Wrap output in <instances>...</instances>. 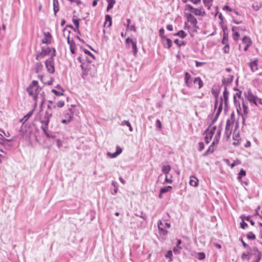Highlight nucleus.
I'll return each mask as SVG.
<instances>
[{
    "label": "nucleus",
    "instance_id": "nucleus-1",
    "mask_svg": "<svg viewBox=\"0 0 262 262\" xmlns=\"http://www.w3.org/2000/svg\"><path fill=\"white\" fill-rule=\"evenodd\" d=\"M41 88L38 85V81L33 80L27 88V92L29 96H32L33 100L37 103L39 92Z\"/></svg>",
    "mask_w": 262,
    "mask_h": 262
},
{
    "label": "nucleus",
    "instance_id": "nucleus-2",
    "mask_svg": "<svg viewBox=\"0 0 262 262\" xmlns=\"http://www.w3.org/2000/svg\"><path fill=\"white\" fill-rule=\"evenodd\" d=\"M185 10L190 12V13L193 15L202 17L206 16V13L202 6H201L199 8H194L191 5L186 4L185 6Z\"/></svg>",
    "mask_w": 262,
    "mask_h": 262
},
{
    "label": "nucleus",
    "instance_id": "nucleus-3",
    "mask_svg": "<svg viewBox=\"0 0 262 262\" xmlns=\"http://www.w3.org/2000/svg\"><path fill=\"white\" fill-rule=\"evenodd\" d=\"M56 56V50L53 49V52L51 54V56L45 61V66L47 71L51 74L55 72L54 58Z\"/></svg>",
    "mask_w": 262,
    "mask_h": 262
},
{
    "label": "nucleus",
    "instance_id": "nucleus-4",
    "mask_svg": "<svg viewBox=\"0 0 262 262\" xmlns=\"http://www.w3.org/2000/svg\"><path fill=\"white\" fill-rule=\"evenodd\" d=\"M53 49H55V48L47 47H42L41 52L36 55L35 59L39 60L44 58L46 55H49L50 53H52L53 52Z\"/></svg>",
    "mask_w": 262,
    "mask_h": 262
},
{
    "label": "nucleus",
    "instance_id": "nucleus-5",
    "mask_svg": "<svg viewBox=\"0 0 262 262\" xmlns=\"http://www.w3.org/2000/svg\"><path fill=\"white\" fill-rule=\"evenodd\" d=\"M186 17L187 21L192 25L193 28L195 29L198 28V27L197 26V19L191 13L187 14Z\"/></svg>",
    "mask_w": 262,
    "mask_h": 262
},
{
    "label": "nucleus",
    "instance_id": "nucleus-6",
    "mask_svg": "<svg viewBox=\"0 0 262 262\" xmlns=\"http://www.w3.org/2000/svg\"><path fill=\"white\" fill-rule=\"evenodd\" d=\"M245 97L252 103H254L256 105H257L256 102L257 98L254 96L251 91H249L247 93L245 94Z\"/></svg>",
    "mask_w": 262,
    "mask_h": 262
},
{
    "label": "nucleus",
    "instance_id": "nucleus-7",
    "mask_svg": "<svg viewBox=\"0 0 262 262\" xmlns=\"http://www.w3.org/2000/svg\"><path fill=\"white\" fill-rule=\"evenodd\" d=\"M232 125V121H230L229 120H227L225 126V135L227 137H229L231 134Z\"/></svg>",
    "mask_w": 262,
    "mask_h": 262
},
{
    "label": "nucleus",
    "instance_id": "nucleus-8",
    "mask_svg": "<svg viewBox=\"0 0 262 262\" xmlns=\"http://www.w3.org/2000/svg\"><path fill=\"white\" fill-rule=\"evenodd\" d=\"M222 105H223V98H221V102L220 104V105L217 108V112L215 114V117L212 120V122L211 123V124L209 126V127H211V126L217 120L222 111Z\"/></svg>",
    "mask_w": 262,
    "mask_h": 262
},
{
    "label": "nucleus",
    "instance_id": "nucleus-9",
    "mask_svg": "<svg viewBox=\"0 0 262 262\" xmlns=\"http://www.w3.org/2000/svg\"><path fill=\"white\" fill-rule=\"evenodd\" d=\"M43 34H44V37L42 39V41H41L42 43H46L47 45L51 44L52 36H51V34H50V33L49 32H44Z\"/></svg>",
    "mask_w": 262,
    "mask_h": 262
},
{
    "label": "nucleus",
    "instance_id": "nucleus-10",
    "mask_svg": "<svg viewBox=\"0 0 262 262\" xmlns=\"http://www.w3.org/2000/svg\"><path fill=\"white\" fill-rule=\"evenodd\" d=\"M234 76L231 75H228L226 78H224L222 80L223 85L224 88H227V85L232 82L233 80Z\"/></svg>",
    "mask_w": 262,
    "mask_h": 262
},
{
    "label": "nucleus",
    "instance_id": "nucleus-11",
    "mask_svg": "<svg viewBox=\"0 0 262 262\" xmlns=\"http://www.w3.org/2000/svg\"><path fill=\"white\" fill-rule=\"evenodd\" d=\"M122 152V149L119 147L117 146V149L116 152L114 153H111L110 152H107V155L111 158H115L118 156H119Z\"/></svg>",
    "mask_w": 262,
    "mask_h": 262
},
{
    "label": "nucleus",
    "instance_id": "nucleus-12",
    "mask_svg": "<svg viewBox=\"0 0 262 262\" xmlns=\"http://www.w3.org/2000/svg\"><path fill=\"white\" fill-rule=\"evenodd\" d=\"M90 66H86L85 67L84 64L81 65V69L82 70L81 76L83 79H85L86 76L89 74L90 71Z\"/></svg>",
    "mask_w": 262,
    "mask_h": 262
},
{
    "label": "nucleus",
    "instance_id": "nucleus-13",
    "mask_svg": "<svg viewBox=\"0 0 262 262\" xmlns=\"http://www.w3.org/2000/svg\"><path fill=\"white\" fill-rule=\"evenodd\" d=\"M68 119H63L61 121V122L63 124H67L70 122L73 118V113L71 112V110L69 109L68 114Z\"/></svg>",
    "mask_w": 262,
    "mask_h": 262
},
{
    "label": "nucleus",
    "instance_id": "nucleus-14",
    "mask_svg": "<svg viewBox=\"0 0 262 262\" xmlns=\"http://www.w3.org/2000/svg\"><path fill=\"white\" fill-rule=\"evenodd\" d=\"M257 59H255L249 63L250 69L252 72H255L258 70Z\"/></svg>",
    "mask_w": 262,
    "mask_h": 262
},
{
    "label": "nucleus",
    "instance_id": "nucleus-15",
    "mask_svg": "<svg viewBox=\"0 0 262 262\" xmlns=\"http://www.w3.org/2000/svg\"><path fill=\"white\" fill-rule=\"evenodd\" d=\"M162 40L165 48L169 49L172 46V42L170 39L166 37V38H164V40Z\"/></svg>",
    "mask_w": 262,
    "mask_h": 262
},
{
    "label": "nucleus",
    "instance_id": "nucleus-16",
    "mask_svg": "<svg viewBox=\"0 0 262 262\" xmlns=\"http://www.w3.org/2000/svg\"><path fill=\"white\" fill-rule=\"evenodd\" d=\"M253 251H254V255L256 257L255 262H259L261 259L262 254L256 247L253 248Z\"/></svg>",
    "mask_w": 262,
    "mask_h": 262
},
{
    "label": "nucleus",
    "instance_id": "nucleus-17",
    "mask_svg": "<svg viewBox=\"0 0 262 262\" xmlns=\"http://www.w3.org/2000/svg\"><path fill=\"white\" fill-rule=\"evenodd\" d=\"M222 129L221 128H219L217 133L214 138L213 144H217L219 142L221 134Z\"/></svg>",
    "mask_w": 262,
    "mask_h": 262
},
{
    "label": "nucleus",
    "instance_id": "nucleus-18",
    "mask_svg": "<svg viewBox=\"0 0 262 262\" xmlns=\"http://www.w3.org/2000/svg\"><path fill=\"white\" fill-rule=\"evenodd\" d=\"M35 72L38 73L41 72L43 69V65L40 62H37L35 63L34 68Z\"/></svg>",
    "mask_w": 262,
    "mask_h": 262
},
{
    "label": "nucleus",
    "instance_id": "nucleus-19",
    "mask_svg": "<svg viewBox=\"0 0 262 262\" xmlns=\"http://www.w3.org/2000/svg\"><path fill=\"white\" fill-rule=\"evenodd\" d=\"M194 84L198 85V89H200L203 86V82L200 77H196L193 80Z\"/></svg>",
    "mask_w": 262,
    "mask_h": 262
},
{
    "label": "nucleus",
    "instance_id": "nucleus-20",
    "mask_svg": "<svg viewBox=\"0 0 262 262\" xmlns=\"http://www.w3.org/2000/svg\"><path fill=\"white\" fill-rule=\"evenodd\" d=\"M33 112V110H31L29 111L27 115H26L23 119H20V122L22 123V124H24L32 115Z\"/></svg>",
    "mask_w": 262,
    "mask_h": 262
},
{
    "label": "nucleus",
    "instance_id": "nucleus-21",
    "mask_svg": "<svg viewBox=\"0 0 262 262\" xmlns=\"http://www.w3.org/2000/svg\"><path fill=\"white\" fill-rule=\"evenodd\" d=\"M53 10L54 14L56 15L57 12L59 11V3L58 0H53Z\"/></svg>",
    "mask_w": 262,
    "mask_h": 262
},
{
    "label": "nucleus",
    "instance_id": "nucleus-22",
    "mask_svg": "<svg viewBox=\"0 0 262 262\" xmlns=\"http://www.w3.org/2000/svg\"><path fill=\"white\" fill-rule=\"evenodd\" d=\"M108 23V25L107 26L108 27H110L112 26V17L110 15H106L105 16V23H104V26H105L107 24V23Z\"/></svg>",
    "mask_w": 262,
    "mask_h": 262
},
{
    "label": "nucleus",
    "instance_id": "nucleus-23",
    "mask_svg": "<svg viewBox=\"0 0 262 262\" xmlns=\"http://www.w3.org/2000/svg\"><path fill=\"white\" fill-rule=\"evenodd\" d=\"M204 6L208 9L210 10L212 6L213 0H203Z\"/></svg>",
    "mask_w": 262,
    "mask_h": 262
},
{
    "label": "nucleus",
    "instance_id": "nucleus-24",
    "mask_svg": "<svg viewBox=\"0 0 262 262\" xmlns=\"http://www.w3.org/2000/svg\"><path fill=\"white\" fill-rule=\"evenodd\" d=\"M189 184L193 187H196L198 185V180L195 177H191L190 180L189 181Z\"/></svg>",
    "mask_w": 262,
    "mask_h": 262
},
{
    "label": "nucleus",
    "instance_id": "nucleus-25",
    "mask_svg": "<svg viewBox=\"0 0 262 262\" xmlns=\"http://www.w3.org/2000/svg\"><path fill=\"white\" fill-rule=\"evenodd\" d=\"M224 91L223 92V98L224 100V103L225 105H227L228 99V95L229 93L227 91V88H224Z\"/></svg>",
    "mask_w": 262,
    "mask_h": 262
},
{
    "label": "nucleus",
    "instance_id": "nucleus-26",
    "mask_svg": "<svg viewBox=\"0 0 262 262\" xmlns=\"http://www.w3.org/2000/svg\"><path fill=\"white\" fill-rule=\"evenodd\" d=\"M106 1L108 3L106 11H108L113 8L114 5L116 3V1L115 0H106Z\"/></svg>",
    "mask_w": 262,
    "mask_h": 262
},
{
    "label": "nucleus",
    "instance_id": "nucleus-27",
    "mask_svg": "<svg viewBox=\"0 0 262 262\" xmlns=\"http://www.w3.org/2000/svg\"><path fill=\"white\" fill-rule=\"evenodd\" d=\"M187 35V33L183 30H180V31H178L177 33H175L174 34H173L174 36H178L181 37V38H185L186 37Z\"/></svg>",
    "mask_w": 262,
    "mask_h": 262
},
{
    "label": "nucleus",
    "instance_id": "nucleus-28",
    "mask_svg": "<svg viewBox=\"0 0 262 262\" xmlns=\"http://www.w3.org/2000/svg\"><path fill=\"white\" fill-rule=\"evenodd\" d=\"M172 187L171 186H164L160 189L161 193H165L171 191Z\"/></svg>",
    "mask_w": 262,
    "mask_h": 262
},
{
    "label": "nucleus",
    "instance_id": "nucleus-29",
    "mask_svg": "<svg viewBox=\"0 0 262 262\" xmlns=\"http://www.w3.org/2000/svg\"><path fill=\"white\" fill-rule=\"evenodd\" d=\"M261 7H262V4L258 2H255L252 5V8L254 11H258Z\"/></svg>",
    "mask_w": 262,
    "mask_h": 262
},
{
    "label": "nucleus",
    "instance_id": "nucleus-30",
    "mask_svg": "<svg viewBox=\"0 0 262 262\" xmlns=\"http://www.w3.org/2000/svg\"><path fill=\"white\" fill-rule=\"evenodd\" d=\"M171 167L170 166V165H164L162 167V171L164 174H165V175H167L168 174V173Z\"/></svg>",
    "mask_w": 262,
    "mask_h": 262
},
{
    "label": "nucleus",
    "instance_id": "nucleus-31",
    "mask_svg": "<svg viewBox=\"0 0 262 262\" xmlns=\"http://www.w3.org/2000/svg\"><path fill=\"white\" fill-rule=\"evenodd\" d=\"M72 21H73L74 25L76 27L75 29L76 30V31H77V32L79 34H80V32L79 30V26L80 19H73Z\"/></svg>",
    "mask_w": 262,
    "mask_h": 262
},
{
    "label": "nucleus",
    "instance_id": "nucleus-32",
    "mask_svg": "<svg viewBox=\"0 0 262 262\" xmlns=\"http://www.w3.org/2000/svg\"><path fill=\"white\" fill-rule=\"evenodd\" d=\"M191 80V76L190 74L188 72H185V77H184V81L185 85H189L188 83V80Z\"/></svg>",
    "mask_w": 262,
    "mask_h": 262
},
{
    "label": "nucleus",
    "instance_id": "nucleus-33",
    "mask_svg": "<svg viewBox=\"0 0 262 262\" xmlns=\"http://www.w3.org/2000/svg\"><path fill=\"white\" fill-rule=\"evenodd\" d=\"M121 125H126V126H128L129 128V130L130 132L133 131V127L130 123V122L128 121L124 120L122 122Z\"/></svg>",
    "mask_w": 262,
    "mask_h": 262
},
{
    "label": "nucleus",
    "instance_id": "nucleus-34",
    "mask_svg": "<svg viewBox=\"0 0 262 262\" xmlns=\"http://www.w3.org/2000/svg\"><path fill=\"white\" fill-rule=\"evenodd\" d=\"M246 174V172L243 169H241L238 174L237 179L239 181Z\"/></svg>",
    "mask_w": 262,
    "mask_h": 262
},
{
    "label": "nucleus",
    "instance_id": "nucleus-35",
    "mask_svg": "<svg viewBox=\"0 0 262 262\" xmlns=\"http://www.w3.org/2000/svg\"><path fill=\"white\" fill-rule=\"evenodd\" d=\"M132 48H133V51L134 53V55L135 56H136L137 52H138V49L137 47V43L136 41L133 42L132 43Z\"/></svg>",
    "mask_w": 262,
    "mask_h": 262
},
{
    "label": "nucleus",
    "instance_id": "nucleus-36",
    "mask_svg": "<svg viewBox=\"0 0 262 262\" xmlns=\"http://www.w3.org/2000/svg\"><path fill=\"white\" fill-rule=\"evenodd\" d=\"M174 42L177 44V45L179 47H181V46H185L186 44V42L184 41H181L179 40L178 39H176L174 40Z\"/></svg>",
    "mask_w": 262,
    "mask_h": 262
},
{
    "label": "nucleus",
    "instance_id": "nucleus-37",
    "mask_svg": "<svg viewBox=\"0 0 262 262\" xmlns=\"http://www.w3.org/2000/svg\"><path fill=\"white\" fill-rule=\"evenodd\" d=\"M249 252H248L247 253L243 252L241 255V258L243 260H245L246 259L249 260L250 258V256H249Z\"/></svg>",
    "mask_w": 262,
    "mask_h": 262
},
{
    "label": "nucleus",
    "instance_id": "nucleus-38",
    "mask_svg": "<svg viewBox=\"0 0 262 262\" xmlns=\"http://www.w3.org/2000/svg\"><path fill=\"white\" fill-rule=\"evenodd\" d=\"M52 112H50L49 111H47L45 112V114L43 119L50 121V119L52 117Z\"/></svg>",
    "mask_w": 262,
    "mask_h": 262
},
{
    "label": "nucleus",
    "instance_id": "nucleus-39",
    "mask_svg": "<svg viewBox=\"0 0 262 262\" xmlns=\"http://www.w3.org/2000/svg\"><path fill=\"white\" fill-rule=\"evenodd\" d=\"M242 42L243 43H245L246 45L251 44V40L250 38L247 37V36H244L242 39Z\"/></svg>",
    "mask_w": 262,
    "mask_h": 262
},
{
    "label": "nucleus",
    "instance_id": "nucleus-40",
    "mask_svg": "<svg viewBox=\"0 0 262 262\" xmlns=\"http://www.w3.org/2000/svg\"><path fill=\"white\" fill-rule=\"evenodd\" d=\"M247 237L249 240H254L256 238V236L252 232H249L247 233Z\"/></svg>",
    "mask_w": 262,
    "mask_h": 262
},
{
    "label": "nucleus",
    "instance_id": "nucleus-41",
    "mask_svg": "<svg viewBox=\"0 0 262 262\" xmlns=\"http://www.w3.org/2000/svg\"><path fill=\"white\" fill-rule=\"evenodd\" d=\"M76 49L75 42H72V44L70 45V49L72 54H75V50Z\"/></svg>",
    "mask_w": 262,
    "mask_h": 262
},
{
    "label": "nucleus",
    "instance_id": "nucleus-42",
    "mask_svg": "<svg viewBox=\"0 0 262 262\" xmlns=\"http://www.w3.org/2000/svg\"><path fill=\"white\" fill-rule=\"evenodd\" d=\"M216 126H212L210 129H209V127H208L206 130H205V132L206 133H208L211 135H212V136L213 135V134H214V132L216 130Z\"/></svg>",
    "mask_w": 262,
    "mask_h": 262
},
{
    "label": "nucleus",
    "instance_id": "nucleus-43",
    "mask_svg": "<svg viewBox=\"0 0 262 262\" xmlns=\"http://www.w3.org/2000/svg\"><path fill=\"white\" fill-rule=\"evenodd\" d=\"M216 126H212L210 129H209V127H208L206 130H205V132L206 133H208L211 135H212V136L213 135V134H214V132L216 130Z\"/></svg>",
    "mask_w": 262,
    "mask_h": 262
},
{
    "label": "nucleus",
    "instance_id": "nucleus-44",
    "mask_svg": "<svg viewBox=\"0 0 262 262\" xmlns=\"http://www.w3.org/2000/svg\"><path fill=\"white\" fill-rule=\"evenodd\" d=\"M164 29L163 28H161L159 30V36L161 38L162 40H164V38H166V36L164 35Z\"/></svg>",
    "mask_w": 262,
    "mask_h": 262
},
{
    "label": "nucleus",
    "instance_id": "nucleus-45",
    "mask_svg": "<svg viewBox=\"0 0 262 262\" xmlns=\"http://www.w3.org/2000/svg\"><path fill=\"white\" fill-rule=\"evenodd\" d=\"M165 257L169 258V261H171L172 260V252L171 250H168L166 253L165 254Z\"/></svg>",
    "mask_w": 262,
    "mask_h": 262
},
{
    "label": "nucleus",
    "instance_id": "nucleus-46",
    "mask_svg": "<svg viewBox=\"0 0 262 262\" xmlns=\"http://www.w3.org/2000/svg\"><path fill=\"white\" fill-rule=\"evenodd\" d=\"M212 136H213L212 135L207 133V134L205 137V140L207 144H208L211 140Z\"/></svg>",
    "mask_w": 262,
    "mask_h": 262
},
{
    "label": "nucleus",
    "instance_id": "nucleus-47",
    "mask_svg": "<svg viewBox=\"0 0 262 262\" xmlns=\"http://www.w3.org/2000/svg\"><path fill=\"white\" fill-rule=\"evenodd\" d=\"M171 178H172V176H170V178H169L168 174L166 175L165 181H164L163 184H164L165 183L171 184L173 182V180H172Z\"/></svg>",
    "mask_w": 262,
    "mask_h": 262
},
{
    "label": "nucleus",
    "instance_id": "nucleus-48",
    "mask_svg": "<svg viewBox=\"0 0 262 262\" xmlns=\"http://www.w3.org/2000/svg\"><path fill=\"white\" fill-rule=\"evenodd\" d=\"M51 92L54 93L56 96H62L63 95V92H62V91H61V92H59V91H57V90H55V89H52L51 90Z\"/></svg>",
    "mask_w": 262,
    "mask_h": 262
},
{
    "label": "nucleus",
    "instance_id": "nucleus-49",
    "mask_svg": "<svg viewBox=\"0 0 262 262\" xmlns=\"http://www.w3.org/2000/svg\"><path fill=\"white\" fill-rule=\"evenodd\" d=\"M230 51L229 45L226 43L223 48V51L225 53H229Z\"/></svg>",
    "mask_w": 262,
    "mask_h": 262
},
{
    "label": "nucleus",
    "instance_id": "nucleus-50",
    "mask_svg": "<svg viewBox=\"0 0 262 262\" xmlns=\"http://www.w3.org/2000/svg\"><path fill=\"white\" fill-rule=\"evenodd\" d=\"M243 112L245 116H246L248 113V107L245 105L244 103H243Z\"/></svg>",
    "mask_w": 262,
    "mask_h": 262
},
{
    "label": "nucleus",
    "instance_id": "nucleus-51",
    "mask_svg": "<svg viewBox=\"0 0 262 262\" xmlns=\"http://www.w3.org/2000/svg\"><path fill=\"white\" fill-rule=\"evenodd\" d=\"M64 105V102L63 100H60L56 103L55 106L61 108Z\"/></svg>",
    "mask_w": 262,
    "mask_h": 262
},
{
    "label": "nucleus",
    "instance_id": "nucleus-52",
    "mask_svg": "<svg viewBox=\"0 0 262 262\" xmlns=\"http://www.w3.org/2000/svg\"><path fill=\"white\" fill-rule=\"evenodd\" d=\"M182 248L181 247H176L173 249V251L175 254H178L180 253Z\"/></svg>",
    "mask_w": 262,
    "mask_h": 262
},
{
    "label": "nucleus",
    "instance_id": "nucleus-53",
    "mask_svg": "<svg viewBox=\"0 0 262 262\" xmlns=\"http://www.w3.org/2000/svg\"><path fill=\"white\" fill-rule=\"evenodd\" d=\"M39 77L40 78L41 81L43 82L45 84H47V85H51L53 81V79H51L50 81H44L43 80V77L42 76H39Z\"/></svg>",
    "mask_w": 262,
    "mask_h": 262
},
{
    "label": "nucleus",
    "instance_id": "nucleus-54",
    "mask_svg": "<svg viewBox=\"0 0 262 262\" xmlns=\"http://www.w3.org/2000/svg\"><path fill=\"white\" fill-rule=\"evenodd\" d=\"M50 121L43 119L42 120H40V123L43 125L44 126H48L49 123Z\"/></svg>",
    "mask_w": 262,
    "mask_h": 262
},
{
    "label": "nucleus",
    "instance_id": "nucleus-55",
    "mask_svg": "<svg viewBox=\"0 0 262 262\" xmlns=\"http://www.w3.org/2000/svg\"><path fill=\"white\" fill-rule=\"evenodd\" d=\"M205 148V145L203 142H199V148L198 150L199 151H202Z\"/></svg>",
    "mask_w": 262,
    "mask_h": 262
},
{
    "label": "nucleus",
    "instance_id": "nucleus-56",
    "mask_svg": "<svg viewBox=\"0 0 262 262\" xmlns=\"http://www.w3.org/2000/svg\"><path fill=\"white\" fill-rule=\"evenodd\" d=\"M216 144H213V142L211 143V144L209 147L208 150L211 152L212 153L214 150H215V145Z\"/></svg>",
    "mask_w": 262,
    "mask_h": 262
},
{
    "label": "nucleus",
    "instance_id": "nucleus-57",
    "mask_svg": "<svg viewBox=\"0 0 262 262\" xmlns=\"http://www.w3.org/2000/svg\"><path fill=\"white\" fill-rule=\"evenodd\" d=\"M156 126L158 129H160L162 127L161 123L159 119H157L156 121Z\"/></svg>",
    "mask_w": 262,
    "mask_h": 262
},
{
    "label": "nucleus",
    "instance_id": "nucleus-58",
    "mask_svg": "<svg viewBox=\"0 0 262 262\" xmlns=\"http://www.w3.org/2000/svg\"><path fill=\"white\" fill-rule=\"evenodd\" d=\"M234 34L233 35V38L234 40H237L239 36V34L237 31L233 32Z\"/></svg>",
    "mask_w": 262,
    "mask_h": 262
},
{
    "label": "nucleus",
    "instance_id": "nucleus-59",
    "mask_svg": "<svg viewBox=\"0 0 262 262\" xmlns=\"http://www.w3.org/2000/svg\"><path fill=\"white\" fill-rule=\"evenodd\" d=\"M41 128L45 135H46L48 133V126H44L43 125H42L41 126Z\"/></svg>",
    "mask_w": 262,
    "mask_h": 262
},
{
    "label": "nucleus",
    "instance_id": "nucleus-60",
    "mask_svg": "<svg viewBox=\"0 0 262 262\" xmlns=\"http://www.w3.org/2000/svg\"><path fill=\"white\" fill-rule=\"evenodd\" d=\"M238 30H244V29H243L240 27H236V26H233L232 28V31L233 32L237 31Z\"/></svg>",
    "mask_w": 262,
    "mask_h": 262
},
{
    "label": "nucleus",
    "instance_id": "nucleus-61",
    "mask_svg": "<svg viewBox=\"0 0 262 262\" xmlns=\"http://www.w3.org/2000/svg\"><path fill=\"white\" fill-rule=\"evenodd\" d=\"M240 241H241L242 244H243V246L245 247V248H247L249 249V250H251V247H250L249 246H248V245L243 241V239L242 238H241L240 239Z\"/></svg>",
    "mask_w": 262,
    "mask_h": 262
},
{
    "label": "nucleus",
    "instance_id": "nucleus-62",
    "mask_svg": "<svg viewBox=\"0 0 262 262\" xmlns=\"http://www.w3.org/2000/svg\"><path fill=\"white\" fill-rule=\"evenodd\" d=\"M240 225L241 227L243 229H245L247 227H248V224L246 223H245L244 221H243L240 223Z\"/></svg>",
    "mask_w": 262,
    "mask_h": 262
},
{
    "label": "nucleus",
    "instance_id": "nucleus-63",
    "mask_svg": "<svg viewBox=\"0 0 262 262\" xmlns=\"http://www.w3.org/2000/svg\"><path fill=\"white\" fill-rule=\"evenodd\" d=\"M223 9L224 10H227L229 12H231V11H233V10L231 8H230L229 6L228 5H226L223 8Z\"/></svg>",
    "mask_w": 262,
    "mask_h": 262
},
{
    "label": "nucleus",
    "instance_id": "nucleus-64",
    "mask_svg": "<svg viewBox=\"0 0 262 262\" xmlns=\"http://www.w3.org/2000/svg\"><path fill=\"white\" fill-rule=\"evenodd\" d=\"M84 53L95 59V56L90 51L84 50Z\"/></svg>",
    "mask_w": 262,
    "mask_h": 262
}]
</instances>
